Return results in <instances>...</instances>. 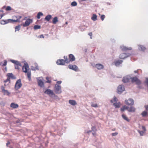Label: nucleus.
<instances>
[{
  "instance_id": "8",
  "label": "nucleus",
  "mask_w": 148,
  "mask_h": 148,
  "mask_svg": "<svg viewBox=\"0 0 148 148\" xmlns=\"http://www.w3.org/2000/svg\"><path fill=\"white\" fill-rule=\"evenodd\" d=\"M131 55V54L130 53H123L120 55L119 58L121 59H124Z\"/></svg>"
},
{
  "instance_id": "51",
  "label": "nucleus",
  "mask_w": 148,
  "mask_h": 148,
  "mask_svg": "<svg viewBox=\"0 0 148 148\" xmlns=\"http://www.w3.org/2000/svg\"><path fill=\"white\" fill-rule=\"evenodd\" d=\"M19 65H14L15 68L16 69H20L19 67H18Z\"/></svg>"
},
{
  "instance_id": "44",
  "label": "nucleus",
  "mask_w": 148,
  "mask_h": 148,
  "mask_svg": "<svg viewBox=\"0 0 148 148\" xmlns=\"http://www.w3.org/2000/svg\"><path fill=\"white\" fill-rule=\"evenodd\" d=\"M91 106L92 107L96 108L97 107L98 105L97 104H92Z\"/></svg>"
},
{
  "instance_id": "9",
  "label": "nucleus",
  "mask_w": 148,
  "mask_h": 148,
  "mask_svg": "<svg viewBox=\"0 0 148 148\" xmlns=\"http://www.w3.org/2000/svg\"><path fill=\"white\" fill-rule=\"evenodd\" d=\"M32 22V19L28 18L26 20L25 23L23 24H21V25H23L24 27H27Z\"/></svg>"
},
{
  "instance_id": "30",
  "label": "nucleus",
  "mask_w": 148,
  "mask_h": 148,
  "mask_svg": "<svg viewBox=\"0 0 148 148\" xmlns=\"http://www.w3.org/2000/svg\"><path fill=\"white\" fill-rule=\"evenodd\" d=\"M58 21V18L57 16L55 17L53 19L52 23L53 24H56Z\"/></svg>"
},
{
  "instance_id": "52",
  "label": "nucleus",
  "mask_w": 148,
  "mask_h": 148,
  "mask_svg": "<svg viewBox=\"0 0 148 148\" xmlns=\"http://www.w3.org/2000/svg\"><path fill=\"white\" fill-rule=\"evenodd\" d=\"M66 60H64V63H65L66 62V63H68L69 62L68 61L67 58L66 57Z\"/></svg>"
},
{
  "instance_id": "61",
  "label": "nucleus",
  "mask_w": 148,
  "mask_h": 148,
  "mask_svg": "<svg viewBox=\"0 0 148 148\" xmlns=\"http://www.w3.org/2000/svg\"><path fill=\"white\" fill-rule=\"evenodd\" d=\"M4 14L0 15V19L1 18L4 16Z\"/></svg>"
},
{
  "instance_id": "14",
  "label": "nucleus",
  "mask_w": 148,
  "mask_h": 148,
  "mask_svg": "<svg viewBox=\"0 0 148 148\" xmlns=\"http://www.w3.org/2000/svg\"><path fill=\"white\" fill-rule=\"evenodd\" d=\"M56 63L58 65H63L65 64L64 60L63 59L58 60L56 61Z\"/></svg>"
},
{
  "instance_id": "37",
  "label": "nucleus",
  "mask_w": 148,
  "mask_h": 148,
  "mask_svg": "<svg viewBox=\"0 0 148 148\" xmlns=\"http://www.w3.org/2000/svg\"><path fill=\"white\" fill-rule=\"evenodd\" d=\"M27 73V77L28 78L29 80L30 81L31 79V73L30 72L28 71Z\"/></svg>"
},
{
  "instance_id": "57",
  "label": "nucleus",
  "mask_w": 148,
  "mask_h": 148,
  "mask_svg": "<svg viewBox=\"0 0 148 148\" xmlns=\"http://www.w3.org/2000/svg\"><path fill=\"white\" fill-rule=\"evenodd\" d=\"M6 11H9V6H7L5 9Z\"/></svg>"
},
{
  "instance_id": "27",
  "label": "nucleus",
  "mask_w": 148,
  "mask_h": 148,
  "mask_svg": "<svg viewBox=\"0 0 148 148\" xmlns=\"http://www.w3.org/2000/svg\"><path fill=\"white\" fill-rule=\"evenodd\" d=\"M97 16L95 14H93L91 17V19L94 21H95L97 20Z\"/></svg>"
},
{
  "instance_id": "54",
  "label": "nucleus",
  "mask_w": 148,
  "mask_h": 148,
  "mask_svg": "<svg viewBox=\"0 0 148 148\" xmlns=\"http://www.w3.org/2000/svg\"><path fill=\"white\" fill-rule=\"evenodd\" d=\"M145 83L147 84V87L148 88V78H146V81H145Z\"/></svg>"
},
{
  "instance_id": "39",
  "label": "nucleus",
  "mask_w": 148,
  "mask_h": 148,
  "mask_svg": "<svg viewBox=\"0 0 148 148\" xmlns=\"http://www.w3.org/2000/svg\"><path fill=\"white\" fill-rule=\"evenodd\" d=\"M77 3L75 1H74L71 3V5L73 6H76L77 5Z\"/></svg>"
},
{
  "instance_id": "21",
  "label": "nucleus",
  "mask_w": 148,
  "mask_h": 148,
  "mask_svg": "<svg viewBox=\"0 0 148 148\" xmlns=\"http://www.w3.org/2000/svg\"><path fill=\"white\" fill-rule=\"evenodd\" d=\"M34 64L36 67H34L33 66H31V69L33 71H35L36 70L38 69V66L37 64L36 63H35Z\"/></svg>"
},
{
  "instance_id": "31",
  "label": "nucleus",
  "mask_w": 148,
  "mask_h": 148,
  "mask_svg": "<svg viewBox=\"0 0 148 148\" xmlns=\"http://www.w3.org/2000/svg\"><path fill=\"white\" fill-rule=\"evenodd\" d=\"M135 110V109L134 107L133 106H131L130 108L128 110V111L130 112H134Z\"/></svg>"
},
{
  "instance_id": "53",
  "label": "nucleus",
  "mask_w": 148,
  "mask_h": 148,
  "mask_svg": "<svg viewBox=\"0 0 148 148\" xmlns=\"http://www.w3.org/2000/svg\"><path fill=\"white\" fill-rule=\"evenodd\" d=\"M142 129L143 130V131H144V132H145L146 131L145 127L144 126H143L142 127Z\"/></svg>"
},
{
  "instance_id": "26",
  "label": "nucleus",
  "mask_w": 148,
  "mask_h": 148,
  "mask_svg": "<svg viewBox=\"0 0 148 148\" xmlns=\"http://www.w3.org/2000/svg\"><path fill=\"white\" fill-rule=\"evenodd\" d=\"M138 49L140 50L144 51L146 49V48L143 46L140 45H138Z\"/></svg>"
},
{
  "instance_id": "50",
  "label": "nucleus",
  "mask_w": 148,
  "mask_h": 148,
  "mask_svg": "<svg viewBox=\"0 0 148 148\" xmlns=\"http://www.w3.org/2000/svg\"><path fill=\"white\" fill-rule=\"evenodd\" d=\"M118 133L117 132H115L114 133H112V135L113 136H115L116 135H117L118 134Z\"/></svg>"
},
{
  "instance_id": "19",
  "label": "nucleus",
  "mask_w": 148,
  "mask_h": 148,
  "mask_svg": "<svg viewBox=\"0 0 148 148\" xmlns=\"http://www.w3.org/2000/svg\"><path fill=\"white\" fill-rule=\"evenodd\" d=\"M69 58L70 59V61L71 62L75 60V58L74 56L72 54L69 55Z\"/></svg>"
},
{
  "instance_id": "20",
  "label": "nucleus",
  "mask_w": 148,
  "mask_h": 148,
  "mask_svg": "<svg viewBox=\"0 0 148 148\" xmlns=\"http://www.w3.org/2000/svg\"><path fill=\"white\" fill-rule=\"evenodd\" d=\"M11 107L13 109L17 108L18 107V105L17 104H15L14 103H12L10 105Z\"/></svg>"
},
{
  "instance_id": "25",
  "label": "nucleus",
  "mask_w": 148,
  "mask_h": 148,
  "mask_svg": "<svg viewBox=\"0 0 148 148\" xmlns=\"http://www.w3.org/2000/svg\"><path fill=\"white\" fill-rule=\"evenodd\" d=\"M52 18V16L51 15H48L45 18V20L49 21Z\"/></svg>"
},
{
  "instance_id": "41",
  "label": "nucleus",
  "mask_w": 148,
  "mask_h": 148,
  "mask_svg": "<svg viewBox=\"0 0 148 148\" xmlns=\"http://www.w3.org/2000/svg\"><path fill=\"white\" fill-rule=\"evenodd\" d=\"M7 63V60H4V63L2 65V66H5L6 65Z\"/></svg>"
},
{
  "instance_id": "24",
  "label": "nucleus",
  "mask_w": 148,
  "mask_h": 148,
  "mask_svg": "<svg viewBox=\"0 0 148 148\" xmlns=\"http://www.w3.org/2000/svg\"><path fill=\"white\" fill-rule=\"evenodd\" d=\"M69 103L71 105L73 106H74L77 104V103L76 101L74 100H70L69 101Z\"/></svg>"
},
{
  "instance_id": "4",
  "label": "nucleus",
  "mask_w": 148,
  "mask_h": 148,
  "mask_svg": "<svg viewBox=\"0 0 148 148\" xmlns=\"http://www.w3.org/2000/svg\"><path fill=\"white\" fill-rule=\"evenodd\" d=\"M55 92L57 94L61 93L62 90L61 86L57 84H56L55 86Z\"/></svg>"
},
{
  "instance_id": "56",
  "label": "nucleus",
  "mask_w": 148,
  "mask_h": 148,
  "mask_svg": "<svg viewBox=\"0 0 148 148\" xmlns=\"http://www.w3.org/2000/svg\"><path fill=\"white\" fill-rule=\"evenodd\" d=\"M38 37H39L40 38H44V35L42 34L40 35V36H38Z\"/></svg>"
},
{
  "instance_id": "18",
  "label": "nucleus",
  "mask_w": 148,
  "mask_h": 148,
  "mask_svg": "<svg viewBox=\"0 0 148 148\" xmlns=\"http://www.w3.org/2000/svg\"><path fill=\"white\" fill-rule=\"evenodd\" d=\"M96 67L99 70H100L103 69V66L101 64H96Z\"/></svg>"
},
{
  "instance_id": "34",
  "label": "nucleus",
  "mask_w": 148,
  "mask_h": 148,
  "mask_svg": "<svg viewBox=\"0 0 148 148\" xmlns=\"http://www.w3.org/2000/svg\"><path fill=\"white\" fill-rule=\"evenodd\" d=\"M122 118L128 122H129L130 121L129 119L124 114H122Z\"/></svg>"
},
{
  "instance_id": "32",
  "label": "nucleus",
  "mask_w": 148,
  "mask_h": 148,
  "mask_svg": "<svg viewBox=\"0 0 148 148\" xmlns=\"http://www.w3.org/2000/svg\"><path fill=\"white\" fill-rule=\"evenodd\" d=\"M128 109L129 107L124 106L121 108V111H124L125 110H128Z\"/></svg>"
},
{
  "instance_id": "3",
  "label": "nucleus",
  "mask_w": 148,
  "mask_h": 148,
  "mask_svg": "<svg viewBox=\"0 0 148 148\" xmlns=\"http://www.w3.org/2000/svg\"><path fill=\"white\" fill-rule=\"evenodd\" d=\"M117 92L118 94H121L125 90L124 86L122 85H119L117 87Z\"/></svg>"
},
{
  "instance_id": "33",
  "label": "nucleus",
  "mask_w": 148,
  "mask_h": 148,
  "mask_svg": "<svg viewBox=\"0 0 148 148\" xmlns=\"http://www.w3.org/2000/svg\"><path fill=\"white\" fill-rule=\"evenodd\" d=\"M43 15V14L41 12H39L38 13L37 16V18L38 19H39L40 18V16Z\"/></svg>"
},
{
  "instance_id": "49",
  "label": "nucleus",
  "mask_w": 148,
  "mask_h": 148,
  "mask_svg": "<svg viewBox=\"0 0 148 148\" xmlns=\"http://www.w3.org/2000/svg\"><path fill=\"white\" fill-rule=\"evenodd\" d=\"M46 79L47 80V81L46 82L47 83H50L51 82V81L50 80H48V79H49V77H46Z\"/></svg>"
},
{
  "instance_id": "62",
  "label": "nucleus",
  "mask_w": 148,
  "mask_h": 148,
  "mask_svg": "<svg viewBox=\"0 0 148 148\" xmlns=\"http://www.w3.org/2000/svg\"><path fill=\"white\" fill-rule=\"evenodd\" d=\"M12 10L13 12L14 11V10L12 9L10 7V11Z\"/></svg>"
},
{
  "instance_id": "45",
  "label": "nucleus",
  "mask_w": 148,
  "mask_h": 148,
  "mask_svg": "<svg viewBox=\"0 0 148 148\" xmlns=\"http://www.w3.org/2000/svg\"><path fill=\"white\" fill-rule=\"evenodd\" d=\"M96 130V129L95 127L93 126L92 127V131L95 132Z\"/></svg>"
},
{
  "instance_id": "64",
  "label": "nucleus",
  "mask_w": 148,
  "mask_h": 148,
  "mask_svg": "<svg viewBox=\"0 0 148 148\" xmlns=\"http://www.w3.org/2000/svg\"><path fill=\"white\" fill-rule=\"evenodd\" d=\"M145 108L147 110H148V105L145 107Z\"/></svg>"
},
{
  "instance_id": "58",
  "label": "nucleus",
  "mask_w": 148,
  "mask_h": 148,
  "mask_svg": "<svg viewBox=\"0 0 148 148\" xmlns=\"http://www.w3.org/2000/svg\"><path fill=\"white\" fill-rule=\"evenodd\" d=\"M3 71H4V72H6L7 71V68L6 67H5L4 68V69H3Z\"/></svg>"
},
{
  "instance_id": "40",
  "label": "nucleus",
  "mask_w": 148,
  "mask_h": 148,
  "mask_svg": "<svg viewBox=\"0 0 148 148\" xmlns=\"http://www.w3.org/2000/svg\"><path fill=\"white\" fill-rule=\"evenodd\" d=\"M147 114V112L146 111H144L142 113V115L143 117L146 116Z\"/></svg>"
},
{
  "instance_id": "6",
  "label": "nucleus",
  "mask_w": 148,
  "mask_h": 148,
  "mask_svg": "<svg viewBox=\"0 0 148 148\" xmlns=\"http://www.w3.org/2000/svg\"><path fill=\"white\" fill-rule=\"evenodd\" d=\"M131 77L129 75H127L124 77L122 81L124 83H127L130 82L131 80Z\"/></svg>"
},
{
  "instance_id": "47",
  "label": "nucleus",
  "mask_w": 148,
  "mask_h": 148,
  "mask_svg": "<svg viewBox=\"0 0 148 148\" xmlns=\"http://www.w3.org/2000/svg\"><path fill=\"white\" fill-rule=\"evenodd\" d=\"M105 18V16L104 15H102L101 16V18L102 21L104 20Z\"/></svg>"
},
{
  "instance_id": "60",
  "label": "nucleus",
  "mask_w": 148,
  "mask_h": 148,
  "mask_svg": "<svg viewBox=\"0 0 148 148\" xmlns=\"http://www.w3.org/2000/svg\"><path fill=\"white\" fill-rule=\"evenodd\" d=\"M62 83L61 81H58L57 82V83L58 84H60Z\"/></svg>"
},
{
  "instance_id": "22",
  "label": "nucleus",
  "mask_w": 148,
  "mask_h": 148,
  "mask_svg": "<svg viewBox=\"0 0 148 148\" xmlns=\"http://www.w3.org/2000/svg\"><path fill=\"white\" fill-rule=\"evenodd\" d=\"M7 79L3 81L5 83V84L4 85L5 86H6V83L7 82H8L9 83V73L7 74Z\"/></svg>"
},
{
  "instance_id": "59",
  "label": "nucleus",
  "mask_w": 148,
  "mask_h": 148,
  "mask_svg": "<svg viewBox=\"0 0 148 148\" xmlns=\"http://www.w3.org/2000/svg\"><path fill=\"white\" fill-rule=\"evenodd\" d=\"M9 145V140H8L6 143V146L7 147H8V145Z\"/></svg>"
},
{
  "instance_id": "12",
  "label": "nucleus",
  "mask_w": 148,
  "mask_h": 148,
  "mask_svg": "<svg viewBox=\"0 0 148 148\" xmlns=\"http://www.w3.org/2000/svg\"><path fill=\"white\" fill-rule=\"evenodd\" d=\"M68 67L70 69L75 71H77L78 68V67L75 65L69 64V65Z\"/></svg>"
},
{
  "instance_id": "2",
  "label": "nucleus",
  "mask_w": 148,
  "mask_h": 148,
  "mask_svg": "<svg viewBox=\"0 0 148 148\" xmlns=\"http://www.w3.org/2000/svg\"><path fill=\"white\" fill-rule=\"evenodd\" d=\"M131 81L132 83L136 82L137 85H140L141 84V81L136 77H131Z\"/></svg>"
},
{
  "instance_id": "16",
  "label": "nucleus",
  "mask_w": 148,
  "mask_h": 148,
  "mask_svg": "<svg viewBox=\"0 0 148 148\" xmlns=\"http://www.w3.org/2000/svg\"><path fill=\"white\" fill-rule=\"evenodd\" d=\"M29 68V66L27 63L25 64V65L22 67V70L24 72L27 73V69Z\"/></svg>"
},
{
  "instance_id": "13",
  "label": "nucleus",
  "mask_w": 148,
  "mask_h": 148,
  "mask_svg": "<svg viewBox=\"0 0 148 148\" xmlns=\"http://www.w3.org/2000/svg\"><path fill=\"white\" fill-rule=\"evenodd\" d=\"M120 48L121 50L123 51H126L128 50H131L132 49L131 47H127L123 45H121Z\"/></svg>"
},
{
  "instance_id": "46",
  "label": "nucleus",
  "mask_w": 148,
  "mask_h": 148,
  "mask_svg": "<svg viewBox=\"0 0 148 148\" xmlns=\"http://www.w3.org/2000/svg\"><path fill=\"white\" fill-rule=\"evenodd\" d=\"M21 121L20 120H18L16 121V123H18L19 124H21Z\"/></svg>"
},
{
  "instance_id": "17",
  "label": "nucleus",
  "mask_w": 148,
  "mask_h": 148,
  "mask_svg": "<svg viewBox=\"0 0 148 148\" xmlns=\"http://www.w3.org/2000/svg\"><path fill=\"white\" fill-rule=\"evenodd\" d=\"M38 85L41 88H43L44 86V82L41 79H38Z\"/></svg>"
},
{
  "instance_id": "28",
  "label": "nucleus",
  "mask_w": 148,
  "mask_h": 148,
  "mask_svg": "<svg viewBox=\"0 0 148 148\" xmlns=\"http://www.w3.org/2000/svg\"><path fill=\"white\" fill-rule=\"evenodd\" d=\"M120 103L119 102L118 103L116 102L113 103V105L115 106V108H119L120 107Z\"/></svg>"
},
{
  "instance_id": "63",
  "label": "nucleus",
  "mask_w": 148,
  "mask_h": 148,
  "mask_svg": "<svg viewBox=\"0 0 148 148\" xmlns=\"http://www.w3.org/2000/svg\"><path fill=\"white\" fill-rule=\"evenodd\" d=\"M138 86H137V88H140V89L141 88V87L140 86V85H138Z\"/></svg>"
},
{
  "instance_id": "38",
  "label": "nucleus",
  "mask_w": 148,
  "mask_h": 148,
  "mask_svg": "<svg viewBox=\"0 0 148 148\" xmlns=\"http://www.w3.org/2000/svg\"><path fill=\"white\" fill-rule=\"evenodd\" d=\"M21 29V25H18V26H16L15 27V31H16L17 30L18 31L20 30Z\"/></svg>"
},
{
  "instance_id": "48",
  "label": "nucleus",
  "mask_w": 148,
  "mask_h": 148,
  "mask_svg": "<svg viewBox=\"0 0 148 148\" xmlns=\"http://www.w3.org/2000/svg\"><path fill=\"white\" fill-rule=\"evenodd\" d=\"M113 100L114 102H117L118 101V99L116 97L114 96L113 98Z\"/></svg>"
},
{
  "instance_id": "29",
  "label": "nucleus",
  "mask_w": 148,
  "mask_h": 148,
  "mask_svg": "<svg viewBox=\"0 0 148 148\" xmlns=\"http://www.w3.org/2000/svg\"><path fill=\"white\" fill-rule=\"evenodd\" d=\"M9 23V19L7 20V22L6 20H3L1 22V24L2 25H4Z\"/></svg>"
},
{
  "instance_id": "10",
  "label": "nucleus",
  "mask_w": 148,
  "mask_h": 148,
  "mask_svg": "<svg viewBox=\"0 0 148 148\" xmlns=\"http://www.w3.org/2000/svg\"><path fill=\"white\" fill-rule=\"evenodd\" d=\"M2 92L4 95H9V92L7 90L5 89V87L3 86H1Z\"/></svg>"
},
{
  "instance_id": "5",
  "label": "nucleus",
  "mask_w": 148,
  "mask_h": 148,
  "mask_svg": "<svg viewBox=\"0 0 148 148\" xmlns=\"http://www.w3.org/2000/svg\"><path fill=\"white\" fill-rule=\"evenodd\" d=\"M22 86V84L21 83V79H18L16 82L15 85V88L16 90H18Z\"/></svg>"
},
{
  "instance_id": "11",
  "label": "nucleus",
  "mask_w": 148,
  "mask_h": 148,
  "mask_svg": "<svg viewBox=\"0 0 148 148\" xmlns=\"http://www.w3.org/2000/svg\"><path fill=\"white\" fill-rule=\"evenodd\" d=\"M44 93L49 95L50 96H52L54 95L53 92L51 90L49 89H47L44 91Z\"/></svg>"
},
{
  "instance_id": "35",
  "label": "nucleus",
  "mask_w": 148,
  "mask_h": 148,
  "mask_svg": "<svg viewBox=\"0 0 148 148\" xmlns=\"http://www.w3.org/2000/svg\"><path fill=\"white\" fill-rule=\"evenodd\" d=\"M41 28V26L40 25H35L34 26V28L35 30H36L38 29H40Z\"/></svg>"
},
{
  "instance_id": "23",
  "label": "nucleus",
  "mask_w": 148,
  "mask_h": 148,
  "mask_svg": "<svg viewBox=\"0 0 148 148\" xmlns=\"http://www.w3.org/2000/svg\"><path fill=\"white\" fill-rule=\"evenodd\" d=\"M123 62V61L122 60H118L115 62V64L116 66H118L120 64H121Z\"/></svg>"
},
{
  "instance_id": "43",
  "label": "nucleus",
  "mask_w": 148,
  "mask_h": 148,
  "mask_svg": "<svg viewBox=\"0 0 148 148\" xmlns=\"http://www.w3.org/2000/svg\"><path fill=\"white\" fill-rule=\"evenodd\" d=\"M0 103L1 105L3 106H4L5 104V102L3 101H1Z\"/></svg>"
},
{
  "instance_id": "1",
  "label": "nucleus",
  "mask_w": 148,
  "mask_h": 148,
  "mask_svg": "<svg viewBox=\"0 0 148 148\" xmlns=\"http://www.w3.org/2000/svg\"><path fill=\"white\" fill-rule=\"evenodd\" d=\"M21 17V16H12V19H10V23H13L14 22H17Z\"/></svg>"
},
{
  "instance_id": "7",
  "label": "nucleus",
  "mask_w": 148,
  "mask_h": 148,
  "mask_svg": "<svg viewBox=\"0 0 148 148\" xmlns=\"http://www.w3.org/2000/svg\"><path fill=\"white\" fill-rule=\"evenodd\" d=\"M125 101V103L128 106H132L134 104V100L131 98H129L128 100L126 99Z\"/></svg>"
},
{
  "instance_id": "36",
  "label": "nucleus",
  "mask_w": 148,
  "mask_h": 148,
  "mask_svg": "<svg viewBox=\"0 0 148 148\" xmlns=\"http://www.w3.org/2000/svg\"><path fill=\"white\" fill-rule=\"evenodd\" d=\"M12 79H16V77L14 76L12 73H10V78Z\"/></svg>"
},
{
  "instance_id": "42",
  "label": "nucleus",
  "mask_w": 148,
  "mask_h": 148,
  "mask_svg": "<svg viewBox=\"0 0 148 148\" xmlns=\"http://www.w3.org/2000/svg\"><path fill=\"white\" fill-rule=\"evenodd\" d=\"M138 131L140 136H143V134L145 133L144 132V131H140L139 130Z\"/></svg>"
},
{
  "instance_id": "15",
  "label": "nucleus",
  "mask_w": 148,
  "mask_h": 148,
  "mask_svg": "<svg viewBox=\"0 0 148 148\" xmlns=\"http://www.w3.org/2000/svg\"><path fill=\"white\" fill-rule=\"evenodd\" d=\"M10 61L14 64V65H19L21 66H22L21 64L18 61L10 59Z\"/></svg>"
},
{
  "instance_id": "55",
  "label": "nucleus",
  "mask_w": 148,
  "mask_h": 148,
  "mask_svg": "<svg viewBox=\"0 0 148 148\" xmlns=\"http://www.w3.org/2000/svg\"><path fill=\"white\" fill-rule=\"evenodd\" d=\"M88 35L90 36V38L91 39H92V37H91L92 35V32H90V33H89L88 34Z\"/></svg>"
}]
</instances>
